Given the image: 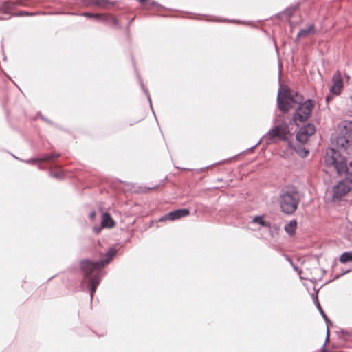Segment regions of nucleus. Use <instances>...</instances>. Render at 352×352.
I'll list each match as a JSON object with an SVG mask.
<instances>
[{"label": "nucleus", "mask_w": 352, "mask_h": 352, "mask_svg": "<svg viewBox=\"0 0 352 352\" xmlns=\"http://www.w3.org/2000/svg\"><path fill=\"white\" fill-rule=\"evenodd\" d=\"M96 212L95 211H92L90 214H89V218L91 219V220L94 221L96 218Z\"/></svg>", "instance_id": "23"}, {"label": "nucleus", "mask_w": 352, "mask_h": 352, "mask_svg": "<svg viewBox=\"0 0 352 352\" xmlns=\"http://www.w3.org/2000/svg\"><path fill=\"white\" fill-rule=\"evenodd\" d=\"M317 293H318V291H316L314 293H312L311 294V297H312L313 301H314L316 307H317L318 310L319 311L320 315L322 316V318L324 319V320L325 321L326 324H327V337H326L325 342H324V344H323V346H322V351H324V347H325L326 343L329 340V323H330L331 321L328 318V317L326 315V314L324 312V311H323V309H322V307H321V305H320V304L319 302Z\"/></svg>", "instance_id": "8"}, {"label": "nucleus", "mask_w": 352, "mask_h": 352, "mask_svg": "<svg viewBox=\"0 0 352 352\" xmlns=\"http://www.w3.org/2000/svg\"><path fill=\"white\" fill-rule=\"evenodd\" d=\"M309 34H315V26L314 24H310L307 28L300 29L298 32L296 40L300 37H305Z\"/></svg>", "instance_id": "14"}, {"label": "nucleus", "mask_w": 352, "mask_h": 352, "mask_svg": "<svg viewBox=\"0 0 352 352\" xmlns=\"http://www.w3.org/2000/svg\"><path fill=\"white\" fill-rule=\"evenodd\" d=\"M82 16H85L88 18H94L98 21H102L104 14H96V13H91V12H84L82 14Z\"/></svg>", "instance_id": "19"}, {"label": "nucleus", "mask_w": 352, "mask_h": 352, "mask_svg": "<svg viewBox=\"0 0 352 352\" xmlns=\"http://www.w3.org/2000/svg\"><path fill=\"white\" fill-rule=\"evenodd\" d=\"M142 88L144 89V91H145V93L146 94L147 97H148V100H149L150 103H151V97H150V95H149L148 92L147 91V90H146V89H144V85H143V84L142 85Z\"/></svg>", "instance_id": "25"}, {"label": "nucleus", "mask_w": 352, "mask_h": 352, "mask_svg": "<svg viewBox=\"0 0 352 352\" xmlns=\"http://www.w3.org/2000/svg\"><path fill=\"white\" fill-rule=\"evenodd\" d=\"M50 175L52 177H54V178H56L58 179H62L63 178V175L62 173H58V172L50 171Z\"/></svg>", "instance_id": "20"}, {"label": "nucleus", "mask_w": 352, "mask_h": 352, "mask_svg": "<svg viewBox=\"0 0 352 352\" xmlns=\"http://www.w3.org/2000/svg\"><path fill=\"white\" fill-rule=\"evenodd\" d=\"M116 252L114 248H110L106 253L107 258L105 259L97 262H93L89 259L81 261V270L84 272L85 281L90 291L91 298H92L102 277L104 276L102 268L112 259Z\"/></svg>", "instance_id": "2"}, {"label": "nucleus", "mask_w": 352, "mask_h": 352, "mask_svg": "<svg viewBox=\"0 0 352 352\" xmlns=\"http://www.w3.org/2000/svg\"><path fill=\"white\" fill-rule=\"evenodd\" d=\"M351 100H352V96L350 97Z\"/></svg>", "instance_id": "33"}, {"label": "nucleus", "mask_w": 352, "mask_h": 352, "mask_svg": "<svg viewBox=\"0 0 352 352\" xmlns=\"http://www.w3.org/2000/svg\"><path fill=\"white\" fill-rule=\"evenodd\" d=\"M338 148L346 150L348 146L352 144V121H344L340 134L334 140Z\"/></svg>", "instance_id": "5"}, {"label": "nucleus", "mask_w": 352, "mask_h": 352, "mask_svg": "<svg viewBox=\"0 0 352 352\" xmlns=\"http://www.w3.org/2000/svg\"><path fill=\"white\" fill-rule=\"evenodd\" d=\"M292 266H293V267H294V269L295 270H296V271L298 270V267H297L294 264V265H292Z\"/></svg>", "instance_id": "31"}, {"label": "nucleus", "mask_w": 352, "mask_h": 352, "mask_svg": "<svg viewBox=\"0 0 352 352\" xmlns=\"http://www.w3.org/2000/svg\"><path fill=\"white\" fill-rule=\"evenodd\" d=\"M107 2V0H96L95 2L96 5L102 6L105 4Z\"/></svg>", "instance_id": "22"}, {"label": "nucleus", "mask_w": 352, "mask_h": 352, "mask_svg": "<svg viewBox=\"0 0 352 352\" xmlns=\"http://www.w3.org/2000/svg\"><path fill=\"white\" fill-rule=\"evenodd\" d=\"M252 223H258L261 226L266 227L267 228H271V223L270 221H265L262 216H256V217H255L252 219Z\"/></svg>", "instance_id": "16"}, {"label": "nucleus", "mask_w": 352, "mask_h": 352, "mask_svg": "<svg viewBox=\"0 0 352 352\" xmlns=\"http://www.w3.org/2000/svg\"><path fill=\"white\" fill-rule=\"evenodd\" d=\"M138 1H139L140 3H144L146 0H137Z\"/></svg>", "instance_id": "30"}, {"label": "nucleus", "mask_w": 352, "mask_h": 352, "mask_svg": "<svg viewBox=\"0 0 352 352\" xmlns=\"http://www.w3.org/2000/svg\"><path fill=\"white\" fill-rule=\"evenodd\" d=\"M316 131L315 126L313 124L308 123L306 125L300 127L296 135V141L300 144H305L309 138Z\"/></svg>", "instance_id": "6"}, {"label": "nucleus", "mask_w": 352, "mask_h": 352, "mask_svg": "<svg viewBox=\"0 0 352 352\" xmlns=\"http://www.w3.org/2000/svg\"><path fill=\"white\" fill-rule=\"evenodd\" d=\"M333 98L330 96H327L325 98L327 103H329L330 100H331Z\"/></svg>", "instance_id": "27"}, {"label": "nucleus", "mask_w": 352, "mask_h": 352, "mask_svg": "<svg viewBox=\"0 0 352 352\" xmlns=\"http://www.w3.org/2000/svg\"><path fill=\"white\" fill-rule=\"evenodd\" d=\"M343 87V81L341 74L339 71L336 72L332 76V85L330 87V92L335 95H340Z\"/></svg>", "instance_id": "9"}, {"label": "nucleus", "mask_w": 352, "mask_h": 352, "mask_svg": "<svg viewBox=\"0 0 352 352\" xmlns=\"http://www.w3.org/2000/svg\"><path fill=\"white\" fill-rule=\"evenodd\" d=\"M94 230L98 232L100 230V228H98L97 227H94Z\"/></svg>", "instance_id": "29"}, {"label": "nucleus", "mask_w": 352, "mask_h": 352, "mask_svg": "<svg viewBox=\"0 0 352 352\" xmlns=\"http://www.w3.org/2000/svg\"><path fill=\"white\" fill-rule=\"evenodd\" d=\"M102 22L117 26L118 25V21L116 18L110 14H104Z\"/></svg>", "instance_id": "17"}, {"label": "nucleus", "mask_w": 352, "mask_h": 352, "mask_svg": "<svg viewBox=\"0 0 352 352\" xmlns=\"http://www.w3.org/2000/svg\"><path fill=\"white\" fill-rule=\"evenodd\" d=\"M261 140H260L254 146L252 147V149H254L261 142Z\"/></svg>", "instance_id": "28"}, {"label": "nucleus", "mask_w": 352, "mask_h": 352, "mask_svg": "<svg viewBox=\"0 0 352 352\" xmlns=\"http://www.w3.org/2000/svg\"><path fill=\"white\" fill-rule=\"evenodd\" d=\"M101 224L104 228H112L114 226L115 222L109 214L104 213L102 217Z\"/></svg>", "instance_id": "13"}, {"label": "nucleus", "mask_w": 352, "mask_h": 352, "mask_svg": "<svg viewBox=\"0 0 352 352\" xmlns=\"http://www.w3.org/2000/svg\"><path fill=\"white\" fill-rule=\"evenodd\" d=\"M60 155L56 153H52L51 154H45L41 156L40 157H32L25 160L24 162L27 164H34L36 163L41 162H50L54 160V158L59 157Z\"/></svg>", "instance_id": "12"}, {"label": "nucleus", "mask_w": 352, "mask_h": 352, "mask_svg": "<svg viewBox=\"0 0 352 352\" xmlns=\"http://www.w3.org/2000/svg\"><path fill=\"white\" fill-rule=\"evenodd\" d=\"M285 256L286 259L287 260V261H289L292 265H294V263H293V261L292 260V258L287 255H285Z\"/></svg>", "instance_id": "26"}, {"label": "nucleus", "mask_w": 352, "mask_h": 352, "mask_svg": "<svg viewBox=\"0 0 352 352\" xmlns=\"http://www.w3.org/2000/svg\"><path fill=\"white\" fill-rule=\"evenodd\" d=\"M296 8L295 7H292V8H287L285 10V14L287 15L288 17H291L295 10Z\"/></svg>", "instance_id": "21"}, {"label": "nucleus", "mask_w": 352, "mask_h": 352, "mask_svg": "<svg viewBox=\"0 0 352 352\" xmlns=\"http://www.w3.org/2000/svg\"><path fill=\"white\" fill-rule=\"evenodd\" d=\"M266 136H267L271 140L276 138L285 139L286 136L285 128L282 125L275 126L268 131Z\"/></svg>", "instance_id": "11"}, {"label": "nucleus", "mask_w": 352, "mask_h": 352, "mask_svg": "<svg viewBox=\"0 0 352 352\" xmlns=\"http://www.w3.org/2000/svg\"><path fill=\"white\" fill-rule=\"evenodd\" d=\"M38 168H39V169H42V168H43V167H42V166H41V165H39V166H38Z\"/></svg>", "instance_id": "32"}, {"label": "nucleus", "mask_w": 352, "mask_h": 352, "mask_svg": "<svg viewBox=\"0 0 352 352\" xmlns=\"http://www.w3.org/2000/svg\"><path fill=\"white\" fill-rule=\"evenodd\" d=\"M16 15H18V16H27V15H32V14L27 12H21L19 14H17Z\"/></svg>", "instance_id": "24"}, {"label": "nucleus", "mask_w": 352, "mask_h": 352, "mask_svg": "<svg viewBox=\"0 0 352 352\" xmlns=\"http://www.w3.org/2000/svg\"><path fill=\"white\" fill-rule=\"evenodd\" d=\"M352 261V252H345L340 256V261L342 263H346Z\"/></svg>", "instance_id": "18"}, {"label": "nucleus", "mask_w": 352, "mask_h": 352, "mask_svg": "<svg viewBox=\"0 0 352 352\" xmlns=\"http://www.w3.org/2000/svg\"><path fill=\"white\" fill-rule=\"evenodd\" d=\"M296 104L298 106L293 114L292 119L298 124V122H304L310 117L314 107V101L308 99L303 102V96L301 94L280 85L277 96L278 109L285 113Z\"/></svg>", "instance_id": "1"}, {"label": "nucleus", "mask_w": 352, "mask_h": 352, "mask_svg": "<svg viewBox=\"0 0 352 352\" xmlns=\"http://www.w3.org/2000/svg\"><path fill=\"white\" fill-rule=\"evenodd\" d=\"M351 183L347 179L340 182L333 188V199H340L344 197L351 189Z\"/></svg>", "instance_id": "7"}, {"label": "nucleus", "mask_w": 352, "mask_h": 352, "mask_svg": "<svg viewBox=\"0 0 352 352\" xmlns=\"http://www.w3.org/2000/svg\"><path fill=\"white\" fill-rule=\"evenodd\" d=\"M279 204L280 210L285 214H293L300 203V195L297 188L286 186L280 192Z\"/></svg>", "instance_id": "4"}, {"label": "nucleus", "mask_w": 352, "mask_h": 352, "mask_svg": "<svg viewBox=\"0 0 352 352\" xmlns=\"http://www.w3.org/2000/svg\"><path fill=\"white\" fill-rule=\"evenodd\" d=\"M190 211L187 208H182L173 210L161 217L160 221H175L182 217L189 215Z\"/></svg>", "instance_id": "10"}, {"label": "nucleus", "mask_w": 352, "mask_h": 352, "mask_svg": "<svg viewBox=\"0 0 352 352\" xmlns=\"http://www.w3.org/2000/svg\"><path fill=\"white\" fill-rule=\"evenodd\" d=\"M327 166L336 170L338 175H344L352 184V160L347 164L346 157L336 148L329 149L324 156Z\"/></svg>", "instance_id": "3"}, {"label": "nucleus", "mask_w": 352, "mask_h": 352, "mask_svg": "<svg viewBox=\"0 0 352 352\" xmlns=\"http://www.w3.org/2000/svg\"><path fill=\"white\" fill-rule=\"evenodd\" d=\"M297 226V222L296 220H292L289 223H287L285 226V232L290 236H292L296 232V228Z\"/></svg>", "instance_id": "15"}]
</instances>
